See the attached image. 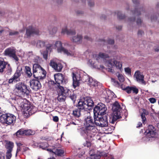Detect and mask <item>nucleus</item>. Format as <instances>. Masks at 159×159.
Instances as JSON below:
<instances>
[{"label": "nucleus", "instance_id": "nucleus-42", "mask_svg": "<svg viewBox=\"0 0 159 159\" xmlns=\"http://www.w3.org/2000/svg\"><path fill=\"white\" fill-rule=\"evenodd\" d=\"M91 143L90 142L86 141L83 144L84 147H90L91 146Z\"/></svg>", "mask_w": 159, "mask_h": 159}, {"label": "nucleus", "instance_id": "nucleus-36", "mask_svg": "<svg viewBox=\"0 0 159 159\" xmlns=\"http://www.w3.org/2000/svg\"><path fill=\"white\" fill-rule=\"evenodd\" d=\"M115 66L116 68L119 69H120L122 67V64L121 62L118 61L116 60H114Z\"/></svg>", "mask_w": 159, "mask_h": 159}, {"label": "nucleus", "instance_id": "nucleus-47", "mask_svg": "<svg viewBox=\"0 0 159 159\" xmlns=\"http://www.w3.org/2000/svg\"><path fill=\"white\" fill-rule=\"evenodd\" d=\"M57 27H53L52 28V30L49 31V33L50 34L53 35L55 34L57 32Z\"/></svg>", "mask_w": 159, "mask_h": 159}, {"label": "nucleus", "instance_id": "nucleus-39", "mask_svg": "<svg viewBox=\"0 0 159 159\" xmlns=\"http://www.w3.org/2000/svg\"><path fill=\"white\" fill-rule=\"evenodd\" d=\"M55 46L57 48V51H58V49L61 48L63 47L62 46V43L60 41H58L56 42L55 44Z\"/></svg>", "mask_w": 159, "mask_h": 159}, {"label": "nucleus", "instance_id": "nucleus-17", "mask_svg": "<svg viewBox=\"0 0 159 159\" xmlns=\"http://www.w3.org/2000/svg\"><path fill=\"white\" fill-rule=\"evenodd\" d=\"M46 72L44 70L42 72L34 74V77L36 79L39 80H42L44 79L46 76Z\"/></svg>", "mask_w": 159, "mask_h": 159}, {"label": "nucleus", "instance_id": "nucleus-9", "mask_svg": "<svg viewBox=\"0 0 159 159\" xmlns=\"http://www.w3.org/2000/svg\"><path fill=\"white\" fill-rule=\"evenodd\" d=\"M26 104L24 105L25 112L24 116L25 117H28L30 115L34 114L36 112V107L32 105H29L26 106Z\"/></svg>", "mask_w": 159, "mask_h": 159}, {"label": "nucleus", "instance_id": "nucleus-54", "mask_svg": "<svg viewBox=\"0 0 159 159\" xmlns=\"http://www.w3.org/2000/svg\"><path fill=\"white\" fill-rule=\"evenodd\" d=\"M13 82L16 83L17 82V80H16L13 77L12 78L10 79L8 81V83L9 84H12Z\"/></svg>", "mask_w": 159, "mask_h": 159}, {"label": "nucleus", "instance_id": "nucleus-41", "mask_svg": "<svg viewBox=\"0 0 159 159\" xmlns=\"http://www.w3.org/2000/svg\"><path fill=\"white\" fill-rule=\"evenodd\" d=\"M33 134V132L30 129H25V135H32Z\"/></svg>", "mask_w": 159, "mask_h": 159}, {"label": "nucleus", "instance_id": "nucleus-63", "mask_svg": "<svg viewBox=\"0 0 159 159\" xmlns=\"http://www.w3.org/2000/svg\"><path fill=\"white\" fill-rule=\"evenodd\" d=\"M135 17H133V18H130L129 19L128 21L129 22H134L135 21Z\"/></svg>", "mask_w": 159, "mask_h": 159}, {"label": "nucleus", "instance_id": "nucleus-62", "mask_svg": "<svg viewBox=\"0 0 159 159\" xmlns=\"http://www.w3.org/2000/svg\"><path fill=\"white\" fill-rule=\"evenodd\" d=\"M88 5L90 7H92L94 5V3L93 2L91 1L90 0L88 1Z\"/></svg>", "mask_w": 159, "mask_h": 159}, {"label": "nucleus", "instance_id": "nucleus-58", "mask_svg": "<svg viewBox=\"0 0 159 159\" xmlns=\"http://www.w3.org/2000/svg\"><path fill=\"white\" fill-rule=\"evenodd\" d=\"M21 151L23 152H25L28 150L29 148L28 147H22L21 148Z\"/></svg>", "mask_w": 159, "mask_h": 159}, {"label": "nucleus", "instance_id": "nucleus-40", "mask_svg": "<svg viewBox=\"0 0 159 159\" xmlns=\"http://www.w3.org/2000/svg\"><path fill=\"white\" fill-rule=\"evenodd\" d=\"M98 56L102 58H106L109 57V56L108 54L102 52H100L99 53Z\"/></svg>", "mask_w": 159, "mask_h": 159}, {"label": "nucleus", "instance_id": "nucleus-33", "mask_svg": "<svg viewBox=\"0 0 159 159\" xmlns=\"http://www.w3.org/2000/svg\"><path fill=\"white\" fill-rule=\"evenodd\" d=\"M15 134L17 136H25V129H20Z\"/></svg>", "mask_w": 159, "mask_h": 159}, {"label": "nucleus", "instance_id": "nucleus-7", "mask_svg": "<svg viewBox=\"0 0 159 159\" xmlns=\"http://www.w3.org/2000/svg\"><path fill=\"white\" fill-rule=\"evenodd\" d=\"M107 108L105 104L99 103L93 109V113L94 116L99 115H106Z\"/></svg>", "mask_w": 159, "mask_h": 159}, {"label": "nucleus", "instance_id": "nucleus-56", "mask_svg": "<svg viewBox=\"0 0 159 159\" xmlns=\"http://www.w3.org/2000/svg\"><path fill=\"white\" fill-rule=\"evenodd\" d=\"M70 98L73 102H75L76 99V96L74 94H72L70 96Z\"/></svg>", "mask_w": 159, "mask_h": 159}, {"label": "nucleus", "instance_id": "nucleus-30", "mask_svg": "<svg viewBox=\"0 0 159 159\" xmlns=\"http://www.w3.org/2000/svg\"><path fill=\"white\" fill-rule=\"evenodd\" d=\"M46 45V42L43 40H39L36 43V46L38 48H42L44 47Z\"/></svg>", "mask_w": 159, "mask_h": 159}, {"label": "nucleus", "instance_id": "nucleus-43", "mask_svg": "<svg viewBox=\"0 0 159 159\" xmlns=\"http://www.w3.org/2000/svg\"><path fill=\"white\" fill-rule=\"evenodd\" d=\"M114 60L112 61V60H109L108 62V66L109 67H112L113 66H115V62Z\"/></svg>", "mask_w": 159, "mask_h": 159}, {"label": "nucleus", "instance_id": "nucleus-22", "mask_svg": "<svg viewBox=\"0 0 159 159\" xmlns=\"http://www.w3.org/2000/svg\"><path fill=\"white\" fill-rule=\"evenodd\" d=\"M22 68L17 69L16 72L13 76V77L16 80H17V82L19 81L20 80L19 77L21 75V72L22 71Z\"/></svg>", "mask_w": 159, "mask_h": 159}, {"label": "nucleus", "instance_id": "nucleus-34", "mask_svg": "<svg viewBox=\"0 0 159 159\" xmlns=\"http://www.w3.org/2000/svg\"><path fill=\"white\" fill-rule=\"evenodd\" d=\"M25 73L28 77H30L32 75V73L31 72V68L28 66H25Z\"/></svg>", "mask_w": 159, "mask_h": 159}, {"label": "nucleus", "instance_id": "nucleus-53", "mask_svg": "<svg viewBox=\"0 0 159 159\" xmlns=\"http://www.w3.org/2000/svg\"><path fill=\"white\" fill-rule=\"evenodd\" d=\"M149 102L152 103H154L156 102V99L154 98H151L149 99Z\"/></svg>", "mask_w": 159, "mask_h": 159}, {"label": "nucleus", "instance_id": "nucleus-18", "mask_svg": "<svg viewBox=\"0 0 159 159\" xmlns=\"http://www.w3.org/2000/svg\"><path fill=\"white\" fill-rule=\"evenodd\" d=\"M44 70L41 66L38 64H34L33 66V75L42 72Z\"/></svg>", "mask_w": 159, "mask_h": 159}, {"label": "nucleus", "instance_id": "nucleus-11", "mask_svg": "<svg viewBox=\"0 0 159 159\" xmlns=\"http://www.w3.org/2000/svg\"><path fill=\"white\" fill-rule=\"evenodd\" d=\"M135 6L136 7L134 10L131 11L133 14L134 16H138L141 15L142 13H143L144 11L143 7H139L138 5L139 3V1L138 0H132Z\"/></svg>", "mask_w": 159, "mask_h": 159}, {"label": "nucleus", "instance_id": "nucleus-55", "mask_svg": "<svg viewBox=\"0 0 159 159\" xmlns=\"http://www.w3.org/2000/svg\"><path fill=\"white\" fill-rule=\"evenodd\" d=\"M125 70L128 74H130L131 73V69L129 67L125 68Z\"/></svg>", "mask_w": 159, "mask_h": 159}, {"label": "nucleus", "instance_id": "nucleus-51", "mask_svg": "<svg viewBox=\"0 0 159 159\" xmlns=\"http://www.w3.org/2000/svg\"><path fill=\"white\" fill-rule=\"evenodd\" d=\"M112 81V82H113L115 84V86L118 87L119 86V82L115 80V79L112 78L111 79Z\"/></svg>", "mask_w": 159, "mask_h": 159}, {"label": "nucleus", "instance_id": "nucleus-60", "mask_svg": "<svg viewBox=\"0 0 159 159\" xmlns=\"http://www.w3.org/2000/svg\"><path fill=\"white\" fill-rule=\"evenodd\" d=\"M143 112H142L143 113H144L145 115H148L149 113L148 111L146 110L145 109H143Z\"/></svg>", "mask_w": 159, "mask_h": 159}, {"label": "nucleus", "instance_id": "nucleus-5", "mask_svg": "<svg viewBox=\"0 0 159 159\" xmlns=\"http://www.w3.org/2000/svg\"><path fill=\"white\" fill-rule=\"evenodd\" d=\"M94 119L96 126L103 127L107 126L108 125L107 115H95Z\"/></svg>", "mask_w": 159, "mask_h": 159}, {"label": "nucleus", "instance_id": "nucleus-57", "mask_svg": "<svg viewBox=\"0 0 159 159\" xmlns=\"http://www.w3.org/2000/svg\"><path fill=\"white\" fill-rule=\"evenodd\" d=\"M107 43L109 44H113L114 43V41L113 39H109L107 40Z\"/></svg>", "mask_w": 159, "mask_h": 159}, {"label": "nucleus", "instance_id": "nucleus-23", "mask_svg": "<svg viewBox=\"0 0 159 159\" xmlns=\"http://www.w3.org/2000/svg\"><path fill=\"white\" fill-rule=\"evenodd\" d=\"M87 80H88V84L90 87H95L97 85L98 82L97 81L93 80L92 78H90L89 76H87Z\"/></svg>", "mask_w": 159, "mask_h": 159}, {"label": "nucleus", "instance_id": "nucleus-10", "mask_svg": "<svg viewBox=\"0 0 159 159\" xmlns=\"http://www.w3.org/2000/svg\"><path fill=\"white\" fill-rule=\"evenodd\" d=\"M16 52L15 49L13 48L10 47L6 48L4 52L5 56L12 57L16 61H17L19 60L18 57L16 54Z\"/></svg>", "mask_w": 159, "mask_h": 159}, {"label": "nucleus", "instance_id": "nucleus-29", "mask_svg": "<svg viewBox=\"0 0 159 159\" xmlns=\"http://www.w3.org/2000/svg\"><path fill=\"white\" fill-rule=\"evenodd\" d=\"M49 88L52 90H54V88H57V84L53 81L51 80L49 82L48 84Z\"/></svg>", "mask_w": 159, "mask_h": 159}, {"label": "nucleus", "instance_id": "nucleus-12", "mask_svg": "<svg viewBox=\"0 0 159 159\" xmlns=\"http://www.w3.org/2000/svg\"><path fill=\"white\" fill-rule=\"evenodd\" d=\"M38 79H33L30 81V86L31 88L35 91L39 90L42 86L40 82Z\"/></svg>", "mask_w": 159, "mask_h": 159}, {"label": "nucleus", "instance_id": "nucleus-44", "mask_svg": "<svg viewBox=\"0 0 159 159\" xmlns=\"http://www.w3.org/2000/svg\"><path fill=\"white\" fill-rule=\"evenodd\" d=\"M53 45L52 44L48 43L47 44L46 47V50L48 52L49 51L50 52L52 50V47Z\"/></svg>", "mask_w": 159, "mask_h": 159}, {"label": "nucleus", "instance_id": "nucleus-64", "mask_svg": "<svg viewBox=\"0 0 159 159\" xmlns=\"http://www.w3.org/2000/svg\"><path fill=\"white\" fill-rule=\"evenodd\" d=\"M12 72V69L11 67H10L8 68L7 70V73H8V74H11V72Z\"/></svg>", "mask_w": 159, "mask_h": 159}, {"label": "nucleus", "instance_id": "nucleus-37", "mask_svg": "<svg viewBox=\"0 0 159 159\" xmlns=\"http://www.w3.org/2000/svg\"><path fill=\"white\" fill-rule=\"evenodd\" d=\"M39 147L43 149H45L48 147V144L46 143H39Z\"/></svg>", "mask_w": 159, "mask_h": 159}, {"label": "nucleus", "instance_id": "nucleus-20", "mask_svg": "<svg viewBox=\"0 0 159 159\" xmlns=\"http://www.w3.org/2000/svg\"><path fill=\"white\" fill-rule=\"evenodd\" d=\"M62 34H66L67 35H72L75 34L76 32L74 30H68L67 27L65 28H63L61 32Z\"/></svg>", "mask_w": 159, "mask_h": 159}, {"label": "nucleus", "instance_id": "nucleus-27", "mask_svg": "<svg viewBox=\"0 0 159 159\" xmlns=\"http://www.w3.org/2000/svg\"><path fill=\"white\" fill-rule=\"evenodd\" d=\"M59 91L66 97L69 94V90L67 89H64V87L62 86H60V88H58Z\"/></svg>", "mask_w": 159, "mask_h": 159}, {"label": "nucleus", "instance_id": "nucleus-21", "mask_svg": "<svg viewBox=\"0 0 159 159\" xmlns=\"http://www.w3.org/2000/svg\"><path fill=\"white\" fill-rule=\"evenodd\" d=\"M7 64V62L0 60V74H3Z\"/></svg>", "mask_w": 159, "mask_h": 159}, {"label": "nucleus", "instance_id": "nucleus-61", "mask_svg": "<svg viewBox=\"0 0 159 159\" xmlns=\"http://www.w3.org/2000/svg\"><path fill=\"white\" fill-rule=\"evenodd\" d=\"M53 120L54 121L56 122L58 121L59 120V118L58 117L56 116H53Z\"/></svg>", "mask_w": 159, "mask_h": 159}, {"label": "nucleus", "instance_id": "nucleus-1", "mask_svg": "<svg viewBox=\"0 0 159 159\" xmlns=\"http://www.w3.org/2000/svg\"><path fill=\"white\" fill-rule=\"evenodd\" d=\"M84 127L80 129L79 130L81 135L87 137L92 138L94 134L97 132V129L93 115V119L90 116H88L84 120Z\"/></svg>", "mask_w": 159, "mask_h": 159}, {"label": "nucleus", "instance_id": "nucleus-46", "mask_svg": "<svg viewBox=\"0 0 159 159\" xmlns=\"http://www.w3.org/2000/svg\"><path fill=\"white\" fill-rule=\"evenodd\" d=\"M12 152L7 151L6 154V159H10L12 157Z\"/></svg>", "mask_w": 159, "mask_h": 159}, {"label": "nucleus", "instance_id": "nucleus-50", "mask_svg": "<svg viewBox=\"0 0 159 159\" xmlns=\"http://www.w3.org/2000/svg\"><path fill=\"white\" fill-rule=\"evenodd\" d=\"M132 91H133V93L135 94H137L139 92L138 89L135 87H132Z\"/></svg>", "mask_w": 159, "mask_h": 159}, {"label": "nucleus", "instance_id": "nucleus-24", "mask_svg": "<svg viewBox=\"0 0 159 159\" xmlns=\"http://www.w3.org/2000/svg\"><path fill=\"white\" fill-rule=\"evenodd\" d=\"M81 110L79 109L75 108L72 111V115L75 118H79L81 116Z\"/></svg>", "mask_w": 159, "mask_h": 159}, {"label": "nucleus", "instance_id": "nucleus-2", "mask_svg": "<svg viewBox=\"0 0 159 159\" xmlns=\"http://www.w3.org/2000/svg\"><path fill=\"white\" fill-rule=\"evenodd\" d=\"M15 87L18 96L16 97L15 98V100L17 103L20 105L23 102V99L20 97H25V98H28L30 93V89L26 84L22 82L16 84Z\"/></svg>", "mask_w": 159, "mask_h": 159}, {"label": "nucleus", "instance_id": "nucleus-52", "mask_svg": "<svg viewBox=\"0 0 159 159\" xmlns=\"http://www.w3.org/2000/svg\"><path fill=\"white\" fill-rule=\"evenodd\" d=\"M19 34V32L17 31H13L12 32H10L9 33V35L12 36L17 35Z\"/></svg>", "mask_w": 159, "mask_h": 159}, {"label": "nucleus", "instance_id": "nucleus-26", "mask_svg": "<svg viewBox=\"0 0 159 159\" xmlns=\"http://www.w3.org/2000/svg\"><path fill=\"white\" fill-rule=\"evenodd\" d=\"M58 52H63L64 54H66L67 56H70L72 54V52L70 51H69L63 47L59 48L58 49Z\"/></svg>", "mask_w": 159, "mask_h": 159}, {"label": "nucleus", "instance_id": "nucleus-31", "mask_svg": "<svg viewBox=\"0 0 159 159\" xmlns=\"http://www.w3.org/2000/svg\"><path fill=\"white\" fill-rule=\"evenodd\" d=\"M66 97L63 95L62 93H61L60 91L58 93V96L57 97L58 100L60 102L64 101L66 98Z\"/></svg>", "mask_w": 159, "mask_h": 159}, {"label": "nucleus", "instance_id": "nucleus-15", "mask_svg": "<svg viewBox=\"0 0 159 159\" xmlns=\"http://www.w3.org/2000/svg\"><path fill=\"white\" fill-rule=\"evenodd\" d=\"M145 132L149 137H154L156 133L155 127L152 125H149L148 126V129Z\"/></svg>", "mask_w": 159, "mask_h": 159}, {"label": "nucleus", "instance_id": "nucleus-28", "mask_svg": "<svg viewBox=\"0 0 159 159\" xmlns=\"http://www.w3.org/2000/svg\"><path fill=\"white\" fill-rule=\"evenodd\" d=\"M14 146V144L12 142L9 141L7 143L6 146V148L7 149V151L12 152Z\"/></svg>", "mask_w": 159, "mask_h": 159}, {"label": "nucleus", "instance_id": "nucleus-4", "mask_svg": "<svg viewBox=\"0 0 159 159\" xmlns=\"http://www.w3.org/2000/svg\"><path fill=\"white\" fill-rule=\"evenodd\" d=\"M94 103L90 98H85L80 100L78 102L77 107L78 109L82 111L89 109L88 107L93 106Z\"/></svg>", "mask_w": 159, "mask_h": 159}, {"label": "nucleus", "instance_id": "nucleus-13", "mask_svg": "<svg viewBox=\"0 0 159 159\" xmlns=\"http://www.w3.org/2000/svg\"><path fill=\"white\" fill-rule=\"evenodd\" d=\"M33 34L39 35V31L32 26H29L26 29L25 35L27 38L30 37Z\"/></svg>", "mask_w": 159, "mask_h": 159}, {"label": "nucleus", "instance_id": "nucleus-19", "mask_svg": "<svg viewBox=\"0 0 159 159\" xmlns=\"http://www.w3.org/2000/svg\"><path fill=\"white\" fill-rule=\"evenodd\" d=\"M72 74L73 80V88L75 89L77 87L79 86L80 82H79V81L77 80L76 74L73 72Z\"/></svg>", "mask_w": 159, "mask_h": 159}, {"label": "nucleus", "instance_id": "nucleus-45", "mask_svg": "<svg viewBox=\"0 0 159 159\" xmlns=\"http://www.w3.org/2000/svg\"><path fill=\"white\" fill-rule=\"evenodd\" d=\"M123 90L125 91L127 93H130L131 92L132 88L131 86H127L126 88L123 89Z\"/></svg>", "mask_w": 159, "mask_h": 159}, {"label": "nucleus", "instance_id": "nucleus-38", "mask_svg": "<svg viewBox=\"0 0 159 159\" xmlns=\"http://www.w3.org/2000/svg\"><path fill=\"white\" fill-rule=\"evenodd\" d=\"M48 52L45 50L41 52V54L43 55V57L44 59L47 60L48 58Z\"/></svg>", "mask_w": 159, "mask_h": 159}, {"label": "nucleus", "instance_id": "nucleus-49", "mask_svg": "<svg viewBox=\"0 0 159 159\" xmlns=\"http://www.w3.org/2000/svg\"><path fill=\"white\" fill-rule=\"evenodd\" d=\"M118 80L120 81L123 82L124 80V77L122 75L119 74L117 76Z\"/></svg>", "mask_w": 159, "mask_h": 159}, {"label": "nucleus", "instance_id": "nucleus-32", "mask_svg": "<svg viewBox=\"0 0 159 159\" xmlns=\"http://www.w3.org/2000/svg\"><path fill=\"white\" fill-rule=\"evenodd\" d=\"M53 152L58 156H61L64 154V151L62 149H57Z\"/></svg>", "mask_w": 159, "mask_h": 159}, {"label": "nucleus", "instance_id": "nucleus-25", "mask_svg": "<svg viewBox=\"0 0 159 159\" xmlns=\"http://www.w3.org/2000/svg\"><path fill=\"white\" fill-rule=\"evenodd\" d=\"M82 36L81 35H77V36L73 37L71 40L74 42L80 43L82 42Z\"/></svg>", "mask_w": 159, "mask_h": 159}, {"label": "nucleus", "instance_id": "nucleus-6", "mask_svg": "<svg viewBox=\"0 0 159 159\" xmlns=\"http://www.w3.org/2000/svg\"><path fill=\"white\" fill-rule=\"evenodd\" d=\"M0 122L3 125H10L15 122L16 117L13 114H4L1 117Z\"/></svg>", "mask_w": 159, "mask_h": 159}, {"label": "nucleus", "instance_id": "nucleus-8", "mask_svg": "<svg viewBox=\"0 0 159 159\" xmlns=\"http://www.w3.org/2000/svg\"><path fill=\"white\" fill-rule=\"evenodd\" d=\"M54 79L57 84V88H60L66 84V80L64 78V75L60 73L55 74L54 75Z\"/></svg>", "mask_w": 159, "mask_h": 159}, {"label": "nucleus", "instance_id": "nucleus-16", "mask_svg": "<svg viewBox=\"0 0 159 159\" xmlns=\"http://www.w3.org/2000/svg\"><path fill=\"white\" fill-rule=\"evenodd\" d=\"M136 81L142 84H146V82L144 80V76L143 75H141L139 71H137L134 74Z\"/></svg>", "mask_w": 159, "mask_h": 159}, {"label": "nucleus", "instance_id": "nucleus-48", "mask_svg": "<svg viewBox=\"0 0 159 159\" xmlns=\"http://www.w3.org/2000/svg\"><path fill=\"white\" fill-rule=\"evenodd\" d=\"M141 116L142 119L143 123L144 124L145 122L146 121V118L145 117V115H144V113L142 112L141 114Z\"/></svg>", "mask_w": 159, "mask_h": 159}, {"label": "nucleus", "instance_id": "nucleus-59", "mask_svg": "<svg viewBox=\"0 0 159 159\" xmlns=\"http://www.w3.org/2000/svg\"><path fill=\"white\" fill-rule=\"evenodd\" d=\"M142 22V20L140 18H138L136 21V23L137 25H140Z\"/></svg>", "mask_w": 159, "mask_h": 159}, {"label": "nucleus", "instance_id": "nucleus-14", "mask_svg": "<svg viewBox=\"0 0 159 159\" xmlns=\"http://www.w3.org/2000/svg\"><path fill=\"white\" fill-rule=\"evenodd\" d=\"M49 65L54 70L58 72L60 71L63 68V66L61 63L56 62L54 60L50 61Z\"/></svg>", "mask_w": 159, "mask_h": 159}, {"label": "nucleus", "instance_id": "nucleus-35", "mask_svg": "<svg viewBox=\"0 0 159 159\" xmlns=\"http://www.w3.org/2000/svg\"><path fill=\"white\" fill-rule=\"evenodd\" d=\"M115 14H117V18L119 19H124L125 16L124 15H123L122 14H121V12L120 11H117L115 12Z\"/></svg>", "mask_w": 159, "mask_h": 159}, {"label": "nucleus", "instance_id": "nucleus-3", "mask_svg": "<svg viewBox=\"0 0 159 159\" xmlns=\"http://www.w3.org/2000/svg\"><path fill=\"white\" fill-rule=\"evenodd\" d=\"M112 110L113 113L110 118L109 121L111 124H114L115 121L121 118L120 113L122 109L118 102L116 101L113 104Z\"/></svg>", "mask_w": 159, "mask_h": 159}]
</instances>
